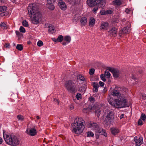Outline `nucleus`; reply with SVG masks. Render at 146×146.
<instances>
[{"label": "nucleus", "mask_w": 146, "mask_h": 146, "mask_svg": "<svg viewBox=\"0 0 146 146\" xmlns=\"http://www.w3.org/2000/svg\"><path fill=\"white\" fill-rule=\"evenodd\" d=\"M28 11L32 22L34 24H38L41 20L42 16L36 6L34 4L30 5L28 7Z\"/></svg>", "instance_id": "f257e3e1"}, {"label": "nucleus", "mask_w": 146, "mask_h": 146, "mask_svg": "<svg viewBox=\"0 0 146 146\" xmlns=\"http://www.w3.org/2000/svg\"><path fill=\"white\" fill-rule=\"evenodd\" d=\"M109 104L112 106L118 108L128 107L129 105L127 103V101L123 96L117 99H114L110 96L108 98Z\"/></svg>", "instance_id": "f03ea898"}, {"label": "nucleus", "mask_w": 146, "mask_h": 146, "mask_svg": "<svg viewBox=\"0 0 146 146\" xmlns=\"http://www.w3.org/2000/svg\"><path fill=\"white\" fill-rule=\"evenodd\" d=\"M85 125V121L83 118H76L71 124L72 131L76 134H80L83 132Z\"/></svg>", "instance_id": "7ed1b4c3"}, {"label": "nucleus", "mask_w": 146, "mask_h": 146, "mask_svg": "<svg viewBox=\"0 0 146 146\" xmlns=\"http://www.w3.org/2000/svg\"><path fill=\"white\" fill-rule=\"evenodd\" d=\"M3 135L6 143L8 145L15 146L19 143V139L14 135L7 134L5 131L3 130Z\"/></svg>", "instance_id": "20e7f679"}, {"label": "nucleus", "mask_w": 146, "mask_h": 146, "mask_svg": "<svg viewBox=\"0 0 146 146\" xmlns=\"http://www.w3.org/2000/svg\"><path fill=\"white\" fill-rule=\"evenodd\" d=\"M114 112L111 110L108 109L105 110L104 116L108 124L111 123V121L114 119Z\"/></svg>", "instance_id": "39448f33"}, {"label": "nucleus", "mask_w": 146, "mask_h": 146, "mask_svg": "<svg viewBox=\"0 0 146 146\" xmlns=\"http://www.w3.org/2000/svg\"><path fill=\"white\" fill-rule=\"evenodd\" d=\"M88 127L90 128L91 129L95 131L96 135H98V133H101L103 131V129L99 127L96 123L92 121H90L88 123Z\"/></svg>", "instance_id": "423d86ee"}, {"label": "nucleus", "mask_w": 146, "mask_h": 146, "mask_svg": "<svg viewBox=\"0 0 146 146\" xmlns=\"http://www.w3.org/2000/svg\"><path fill=\"white\" fill-rule=\"evenodd\" d=\"M73 83L71 80H68L65 82L64 86L67 90L70 92H74L76 91L75 87L73 84Z\"/></svg>", "instance_id": "0eeeda50"}, {"label": "nucleus", "mask_w": 146, "mask_h": 146, "mask_svg": "<svg viewBox=\"0 0 146 146\" xmlns=\"http://www.w3.org/2000/svg\"><path fill=\"white\" fill-rule=\"evenodd\" d=\"M120 90V88H115L114 89L110 91V94L114 97H121L123 95L121 96V94L119 92Z\"/></svg>", "instance_id": "6e6552de"}, {"label": "nucleus", "mask_w": 146, "mask_h": 146, "mask_svg": "<svg viewBox=\"0 0 146 146\" xmlns=\"http://www.w3.org/2000/svg\"><path fill=\"white\" fill-rule=\"evenodd\" d=\"M25 133L31 136H33L36 134L37 131L36 129L34 128H28L25 131Z\"/></svg>", "instance_id": "1a4fd4ad"}, {"label": "nucleus", "mask_w": 146, "mask_h": 146, "mask_svg": "<svg viewBox=\"0 0 146 146\" xmlns=\"http://www.w3.org/2000/svg\"><path fill=\"white\" fill-rule=\"evenodd\" d=\"M134 140L137 146H139L143 143V139L142 137H140L138 138L135 136L134 137Z\"/></svg>", "instance_id": "9d476101"}, {"label": "nucleus", "mask_w": 146, "mask_h": 146, "mask_svg": "<svg viewBox=\"0 0 146 146\" xmlns=\"http://www.w3.org/2000/svg\"><path fill=\"white\" fill-rule=\"evenodd\" d=\"M58 5L60 8L63 10L66 9L67 6L65 3L62 0H60L58 2Z\"/></svg>", "instance_id": "9b49d317"}, {"label": "nucleus", "mask_w": 146, "mask_h": 146, "mask_svg": "<svg viewBox=\"0 0 146 146\" xmlns=\"http://www.w3.org/2000/svg\"><path fill=\"white\" fill-rule=\"evenodd\" d=\"M109 27V23L107 22H102L100 26L101 30H105L107 29Z\"/></svg>", "instance_id": "f8f14e48"}, {"label": "nucleus", "mask_w": 146, "mask_h": 146, "mask_svg": "<svg viewBox=\"0 0 146 146\" xmlns=\"http://www.w3.org/2000/svg\"><path fill=\"white\" fill-rule=\"evenodd\" d=\"M117 32V29L115 27L112 28L108 32L109 35L112 36H115Z\"/></svg>", "instance_id": "ddd939ff"}, {"label": "nucleus", "mask_w": 146, "mask_h": 146, "mask_svg": "<svg viewBox=\"0 0 146 146\" xmlns=\"http://www.w3.org/2000/svg\"><path fill=\"white\" fill-rule=\"evenodd\" d=\"M105 1L104 0H98L96 3L97 5L99 7H104L105 5Z\"/></svg>", "instance_id": "4468645a"}, {"label": "nucleus", "mask_w": 146, "mask_h": 146, "mask_svg": "<svg viewBox=\"0 0 146 146\" xmlns=\"http://www.w3.org/2000/svg\"><path fill=\"white\" fill-rule=\"evenodd\" d=\"M97 0H87V3L88 5L90 7H94Z\"/></svg>", "instance_id": "2eb2a0df"}, {"label": "nucleus", "mask_w": 146, "mask_h": 146, "mask_svg": "<svg viewBox=\"0 0 146 146\" xmlns=\"http://www.w3.org/2000/svg\"><path fill=\"white\" fill-rule=\"evenodd\" d=\"M111 132V133L113 135H115L119 133V129L116 127H112L110 129Z\"/></svg>", "instance_id": "dca6fc26"}, {"label": "nucleus", "mask_w": 146, "mask_h": 146, "mask_svg": "<svg viewBox=\"0 0 146 146\" xmlns=\"http://www.w3.org/2000/svg\"><path fill=\"white\" fill-rule=\"evenodd\" d=\"M112 73L113 76L115 78L118 77L120 74L119 71L117 69H115Z\"/></svg>", "instance_id": "f3484780"}, {"label": "nucleus", "mask_w": 146, "mask_h": 146, "mask_svg": "<svg viewBox=\"0 0 146 146\" xmlns=\"http://www.w3.org/2000/svg\"><path fill=\"white\" fill-rule=\"evenodd\" d=\"M93 86L94 92H97L98 91V89L99 87L98 84L97 82L93 83Z\"/></svg>", "instance_id": "a211bd4d"}, {"label": "nucleus", "mask_w": 146, "mask_h": 146, "mask_svg": "<svg viewBox=\"0 0 146 146\" xmlns=\"http://www.w3.org/2000/svg\"><path fill=\"white\" fill-rule=\"evenodd\" d=\"M87 19L86 17H82L80 20V23L81 26H85L87 23Z\"/></svg>", "instance_id": "6ab92c4d"}, {"label": "nucleus", "mask_w": 146, "mask_h": 146, "mask_svg": "<svg viewBox=\"0 0 146 146\" xmlns=\"http://www.w3.org/2000/svg\"><path fill=\"white\" fill-rule=\"evenodd\" d=\"M95 19L93 17H91L89 20V25L90 27H93L95 23Z\"/></svg>", "instance_id": "aec40b11"}, {"label": "nucleus", "mask_w": 146, "mask_h": 146, "mask_svg": "<svg viewBox=\"0 0 146 146\" xmlns=\"http://www.w3.org/2000/svg\"><path fill=\"white\" fill-rule=\"evenodd\" d=\"M49 28L48 31L50 34H53L55 32V30H54V27L51 25H49L48 26Z\"/></svg>", "instance_id": "412c9836"}, {"label": "nucleus", "mask_w": 146, "mask_h": 146, "mask_svg": "<svg viewBox=\"0 0 146 146\" xmlns=\"http://www.w3.org/2000/svg\"><path fill=\"white\" fill-rule=\"evenodd\" d=\"M122 32L124 34L128 33L130 32V28L129 27H126L122 29Z\"/></svg>", "instance_id": "4be33fe9"}, {"label": "nucleus", "mask_w": 146, "mask_h": 146, "mask_svg": "<svg viewBox=\"0 0 146 146\" xmlns=\"http://www.w3.org/2000/svg\"><path fill=\"white\" fill-rule=\"evenodd\" d=\"M77 79L78 80H79L81 81H85V79L84 77V76H82L80 74H78L77 77Z\"/></svg>", "instance_id": "5701e85b"}, {"label": "nucleus", "mask_w": 146, "mask_h": 146, "mask_svg": "<svg viewBox=\"0 0 146 146\" xmlns=\"http://www.w3.org/2000/svg\"><path fill=\"white\" fill-rule=\"evenodd\" d=\"M64 41H66L67 43H69L71 41V37L69 36H66L64 38Z\"/></svg>", "instance_id": "b1692460"}, {"label": "nucleus", "mask_w": 146, "mask_h": 146, "mask_svg": "<svg viewBox=\"0 0 146 146\" xmlns=\"http://www.w3.org/2000/svg\"><path fill=\"white\" fill-rule=\"evenodd\" d=\"M86 85H84L81 86L79 88L78 90L82 92H84L86 90Z\"/></svg>", "instance_id": "393cba45"}, {"label": "nucleus", "mask_w": 146, "mask_h": 146, "mask_svg": "<svg viewBox=\"0 0 146 146\" xmlns=\"http://www.w3.org/2000/svg\"><path fill=\"white\" fill-rule=\"evenodd\" d=\"M113 3L116 5H119L121 4V2L120 0H115L113 1Z\"/></svg>", "instance_id": "a878e982"}, {"label": "nucleus", "mask_w": 146, "mask_h": 146, "mask_svg": "<svg viewBox=\"0 0 146 146\" xmlns=\"http://www.w3.org/2000/svg\"><path fill=\"white\" fill-rule=\"evenodd\" d=\"M104 74L105 75V77L108 78H110L111 76V74L109 71L107 70L105 71Z\"/></svg>", "instance_id": "bb28decb"}, {"label": "nucleus", "mask_w": 146, "mask_h": 146, "mask_svg": "<svg viewBox=\"0 0 146 146\" xmlns=\"http://www.w3.org/2000/svg\"><path fill=\"white\" fill-rule=\"evenodd\" d=\"M47 6L49 9L51 10H53L55 8V7L53 5V3L49 4H47Z\"/></svg>", "instance_id": "cd10ccee"}, {"label": "nucleus", "mask_w": 146, "mask_h": 146, "mask_svg": "<svg viewBox=\"0 0 146 146\" xmlns=\"http://www.w3.org/2000/svg\"><path fill=\"white\" fill-rule=\"evenodd\" d=\"M64 38L63 36L62 35H59L57 38V42H62Z\"/></svg>", "instance_id": "c85d7f7f"}, {"label": "nucleus", "mask_w": 146, "mask_h": 146, "mask_svg": "<svg viewBox=\"0 0 146 146\" xmlns=\"http://www.w3.org/2000/svg\"><path fill=\"white\" fill-rule=\"evenodd\" d=\"M17 118L18 121H22L24 119V117L23 116L21 115H18L17 116Z\"/></svg>", "instance_id": "c756f323"}, {"label": "nucleus", "mask_w": 146, "mask_h": 146, "mask_svg": "<svg viewBox=\"0 0 146 146\" xmlns=\"http://www.w3.org/2000/svg\"><path fill=\"white\" fill-rule=\"evenodd\" d=\"M0 27L4 29L7 28V24L3 22H2L0 24Z\"/></svg>", "instance_id": "7c9ffc66"}, {"label": "nucleus", "mask_w": 146, "mask_h": 146, "mask_svg": "<svg viewBox=\"0 0 146 146\" xmlns=\"http://www.w3.org/2000/svg\"><path fill=\"white\" fill-rule=\"evenodd\" d=\"M7 9V7L5 6H0V12L5 11Z\"/></svg>", "instance_id": "2f4dec72"}, {"label": "nucleus", "mask_w": 146, "mask_h": 146, "mask_svg": "<svg viewBox=\"0 0 146 146\" xmlns=\"http://www.w3.org/2000/svg\"><path fill=\"white\" fill-rule=\"evenodd\" d=\"M16 48L17 49L20 51L22 50L23 49V46L21 44H18Z\"/></svg>", "instance_id": "473e14b6"}, {"label": "nucleus", "mask_w": 146, "mask_h": 146, "mask_svg": "<svg viewBox=\"0 0 146 146\" xmlns=\"http://www.w3.org/2000/svg\"><path fill=\"white\" fill-rule=\"evenodd\" d=\"M106 69L107 70H108L110 72H111L112 73H113V72L115 69H114L113 68L110 67H107L106 68Z\"/></svg>", "instance_id": "72a5a7b5"}, {"label": "nucleus", "mask_w": 146, "mask_h": 146, "mask_svg": "<svg viewBox=\"0 0 146 146\" xmlns=\"http://www.w3.org/2000/svg\"><path fill=\"white\" fill-rule=\"evenodd\" d=\"M94 135V133L91 131H88L87 133V136L88 137H93Z\"/></svg>", "instance_id": "f704fd0d"}, {"label": "nucleus", "mask_w": 146, "mask_h": 146, "mask_svg": "<svg viewBox=\"0 0 146 146\" xmlns=\"http://www.w3.org/2000/svg\"><path fill=\"white\" fill-rule=\"evenodd\" d=\"M146 118V116L145 114L142 113L141 116V119H142L143 121H145Z\"/></svg>", "instance_id": "c9c22d12"}, {"label": "nucleus", "mask_w": 146, "mask_h": 146, "mask_svg": "<svg viewBox=\"0 0 146 146\" xmlns=\"http://www.w3.org/2000/svg\"><path fill=\"white\" fill-rule=\"evenodd\" d=\"M96 113L98 117H99L100 114L101 110L100 109H96Z\"/></svg>", "instance_id": "e433bc0d"}, {"label": "nucleus", "mask_w": 146, "mask_h": 146, "mask_svg": "<svg viewBox=\"0 0 146 146\" xmlns=\"http://www.w3.org/2000/svg\"><path fill=\"white\" fill-rule=\"evenodd\" d=\"M20 32L21 33H25V29L22 26H21L19 28Z\"/></svg>", "instance_id": "4c0bfd02"}, {"label": "nucleus", "mask_w": 146, "mask_h": 146, "mask_svg": "<svg viewBox=\"0 0 146 146\" xmlns=\"http://www.w3.org/2000/svg\"><path fill=\"white\" fill-rule=\"evenodd\" d=\"M43 44V42L41 40H39L37 43V45L38 46H42Z\"/></svg>", "instance_id": "58836bf2"}, {"label": "nucleus", "mask_w": 146, "mask_h": 146, "mask_svg": "<svg viewBox=\"0 0 146 146\" xmlns=\"http://www.w3.org/2000/svg\"><path fill=\"white\" fill-rule=\"evenodd\" d=\"M105 76L104 74H102L100 76V78L104 82L106 81V80L105 77Z\"/></svg>", "instance_id": "ea45409f"}, {"label": "nucleus", "mask_w": 146, "mask_h": 146, "mask_svg": "<svg viewBox=\"0 0 146 146\" xmlns=\"http://www.w3.org/2000/svg\"><path fill=\"white\" fill-rule=\"evenodd\" d=\"M76 98H77L78 100H79L80 99H81L82 98L81 94L79 93H78L76 95Z\"/></svg>", "instance_id": "a19ab883"}, {"label": "nucleus", "mask_w": 146, "mask_h": 146, "mask_svg": "<svg viewBox=\"0 0 146 146\" xmlns=\"http://www.w3.org/2000/svg\"><path fill=\"white\" fill-rule=\"evenodd\" d=\"M23 25L26 27H27L28 26V22L26 21H24L22 22Z\"/></svg>", "instance_id": "79ce46f5"}, {"label": "nucleus", "mask_w": 146, "mask_h": 146, "mask_svg": "<svg viewBox=\"0 0 146 146\" xmlns=\"http://www.w3.org/2000/svg\"><path fill=\"white\" fill-rule=\"evenodd\" d=\"M95 70L93 68H92L90 69L89 74L90 75H92L94 73Z\"/></svg>", "instance_id": "37998d69"}, {"label": "nucleus", "mask_w": 146, "mask_h": 146, "mask_svg": "<svg viewBox=\"0 0 146 146\" xmlns=\"http://www.w3.org/2000/svg\"><path fill=\"white\" fill-rule=\"evenodd\" d=\"M113 13V11L111 9H108L106 11V15L111 14Z\"/></svg>", "instance_id": "c03bdc74"}, {"label": "nucleus", "mask_w": 146, "mask_h": 146, "mask_svg": "<svg viewBox=\"0 0 146 146\" xmlns=\"http://www.w3.org/2000/svg\"><path fill=\"white\" fill-rule=\"evenodd\" d=\"M55 1V0H47V4L53 3Z\"/></svg>", "instance_id": "a18cd8bd"}, {"label": "nucleus", "mask_w": 146, "mask_h": 146, "mask_svg": "<svg viewBox=\"0 0 146 146\" xmlns=\"http://www.w3.org/2000/svg\"><path fill=\"white\" fill-rule=\"evenodd\" d=\"M100 13L102 15H106V11H105L104 10L102 9Z\"/></svg>", "instance_id": "49530a36"}, {"label": "nucleus", "mask_w": 146, "mask_h": 146, "mask_svg": "<svg viewBox=\"0 0 146 146\" xmlns=\"http://www.w3.org/2000/svg\"><path fill=\"white\" fill-rule=\"evenodd\" d=\"M138 124L139 125H141L143 124V122L142 120L141 119H139L138 121Z\"/></svg>", "instance_id": "de8ad7c7"}, {"label": "nucleus", "mask_w": 146, "mask_h": 146, "mask_svg": "<svg viewBox=\"0 0 146 146\" xmlns=\"http://www.w3.org/2000/svg\"><path fill=\"white\" fill-rule=\"evenodd\" d=\"M54 102L56 104H57V105L59 104V101L57 99L54 98Z\"/></svg>", "instance_id": "09e8293b"}, {"label": "nucleus", "mask_w": 146, "mask_h": 146, "mask_svg": "<svg viewBox=\"0 0 146 146\" xmlns=\"http://www.w3.org/2000/svg\"><path fill=\"white\" fill-rule=\"evenodd\" d=\"M101 133L102 134H103V135L105 136L106 137L107 136V134H106V133L105 132L104 130L103 129V131H102V133Z\"/></svg>", "instance_id": "8fccbe9b"}, {"label": "nucleus", "mask_w": 146, "mask_h": 146, "mask_svg": "<svg viewBox=\"0 0 146 146\" xmlns=\"http://www.w3.org/2000/svg\"><path fill=\"white\" fill-rule=\"evenodd\" d=\"M142 99L143 100H145L146 99V95L144 94H142Z\"/></svg>", "instance_id": "3c124183"}, {"label": "nucleus", "mask_w": 146, "mask_h": 146, "mask_svg": "<svg viewBox=\"0 0 146 146\" xmlns=\"http://www.w3.org/2000/svg\"><path fill=\"white\" fill-rule=\"evenodd\" d=\"M98 10V8H95L93 9V13H94L95 14H96V11Z\"/></svg>", "instance_id": "603ef678"}, {"label": "nucleus", "mask_w": 146, "mask_h": 146, "mask_svg": "<svg viewBox=\"0 0 146 146\" xmlns=\"http://www.w3.org/2000/svg\"><path fill=\"white\" fill-rule=\"evenodd\" d=\"M99 84L100 85L101 87L103 86H104V83L103 82H102L101 81L99 82Z\"/></svg>", "instance_id": "864d4df0"}, {"label": "nucleus", "mask_w": 146, "mask_h": 146, "mask_svg": "<svg viewBox=\"0 0 146 146\" xmlns=\"http://www.w3.org/2000/svg\"><path fill=\"white\" fill-rule=\"evenodd\" d=\"M87 110H88V109L87 108H85L83 109V111L84 112L88 113Z\"/></svg>", "instance_id": "5fc2aeb1"}, {"label": "nucleus", "mask_w": 146, "mask_h": 146, "mask_svg": "<svg viewBox=\"0 0 146 146\" xmlns=\"http://www.w3.org/2000/svg\"><path fill=\"white\" fill-rule=\"evenodd\" d=\"M6 1V0H0V4L5 3Z\"/></svg>", "instance_id": "6e6d98bb"}, {"label": "nucleus", "mask_w": 146, "mask_h": 146, "mask_svg": "<svg viewBox=\"0 0 146 146\" xmlns=\"http://www.w3.org/2000/svg\"><path fill=\"white\" fill-rule=\"evenodd\" d=\"M52 41H54V42H55L56 43H57V39H56L55 38H52Z\"/></svg>", "instance_id": "4d7b16f0"}, {"label": "nucleus", "mask_w": 146, "mask_h": 146, "mask_svg": "<svg viewBox=\"0 0 146 146\" xmlns=\"http://www.w3.org/2000/svg\"><path fill=\"white\" fill-rule=\"evenodd\" d=\"M89 100L90 102H93L94 101V98L92 97H90V98Z\"/></svg>", "instance_id": "13d9d810"}, {"label": "nucleus", "mask_w": 146, "mask_h": 146, "mask_svg": "<svg viewBox=\"0 0 146 146\" xmlns=\"http://www.w3.org/2000/svg\"><path fill=\"white\" fill-rule=\"evenodd\" d=\"M69 108L70 110H72L74 108V106L72 105H71L69 106Z\"/></svg>", "instance_id": "bf43d9fd"}, {"label": "nucleus", "mask_w": 146, "mask_h": 146, "mask_svg": "<svg viewBox=\"0 0 146 146\" xmlns=\"http://www.w3.org/2000/svg\"><path fill=\"white\" fill-rule=\"evenodd\" d=\"M5 47L9 48V44L8 43H6L5 45Z\"/></svg>", "instance_id": "052dcab7"}, {"label": "nucleus", "mask_w": 146, "mask_h": 146, "mask_svg": "<svg viewBox=\"0 0 146 146\" xmlns=\"http://www.w3.org/2000/svg\"><path fill=\"white\" fill-rule=\"evenodd\" d=\"M130 10L129 9H127L125 11V12L127 13H129V12H130Z\"/></svg>", "instance_id": "680f3d73"}, {"label": "nucleus", "mask_w": 146, "mask_h": 146, "mask_svg": "<svg viewBox=\"0 0 146 146\" xmlns=\"http://www.w3.org/2000/svg\"><path fill=\"white\" fill-rule=\"evenodd\" d=\"M15 33H16V34L17 35H19L20 34V33L19 32V31H15Z\"/></svg>", "instance_id": "e2e57ef3"}, {"label": "nucleus", "mask_w": 146, "mask_h": 146, "mask_svg": "<svg viewBox=\"0 0 146 146\" xmlns=\"http://www.w3.org/2000/svg\"><path fill=\"white\" fill-rule=\"evenodd\" d=\"M68 43H67V42H63L62 43V45H66Z\"/></svg>", "instance_id": "0e129e2a"}, {"label": "nucleus", "mask_w": 146, "mask_h": 146, "mask_svg": "<svg viewBox=\"0 0 146 146\" xmlns=\"http://www.w3.org/2000/svg\"><path fill=\"white\" fill-rule=\"evenodd\" d=\"M3 142L2 139L0 137V144H1Z\"/></svg>", "instance_id": "69168bd1"}, {"label": "nucleus", "mask_w": 146, "mask_h": 146, "mask_svg": "<svg viewBox=\"0 0 146 146\" xmlns=\"http://www.w3.org/2000/svg\"><path fill=\"white\" fill-rule=\"evenodd\" d=\"M124 116V114H122L120 116V118L121 119L122 118H123V117Z\"/></svg>", "instance_id": "338daca9"}, {"label": "nucleus", "mask_w": 146, "mask_h": 146, "mask_svg": "<svg viewBox=\"0 0 146 146\" xmlns=\"http://www.w3.org/2000/svg\"><path fill=\"white\" fill-rule=\"evenodd\" d=\"M36 118L37 119H39L40 118L39 116H36Z\"/></svg>", "instance_id": "774afa93"}]
</instances>
